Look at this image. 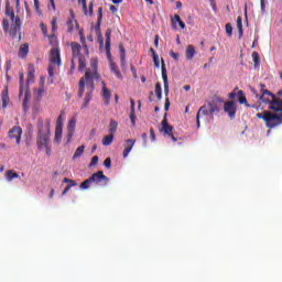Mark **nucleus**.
<instances>
[{
    "mask_svg": "<svg viewBox=\"0 0 282 282\" xmlns=\"http://www.w3.org/2000/svg\"><path fill=\"white\" fill-rule=\"evenodd\" d=\"M119 51H120L121 65L124 66L127 65V51L124 50V45L120 44Z\"/></svg>",
    "mask_w": 282,
    "mask_h": 282,
    "instance_id": "28",
    "label": "nucleus"
},
{
    "mask_svg": "<svg viewBox=\"0 0 282 282\" xmlns=\"http://www.w3.org/2000/svg\"><path fill=\"white\" fill-rule=\"evenodd\" d=\"M98 164V155L91 158L89 166H96Z\"/></svg>",
    "mask_w": 282,
    "mask_h": 282,
    "instance_id": "49",
    "label": "nucleus"
},
{
    "mask_svg": "<svg viewBox=\"0 0 282 282\" xmlns=\"http://www.w3.org/2000/svg\"><path fill=\"white\" fill-rule=\"evenodd\" d=\"M34 65H30L29 66V73H28V79L26 83L28 85H30V83H32L34 80Z\"/></svg>",
    "mask_w": 282,
    "mask_h": 282,
    "instance_id": "31",
    "label": "nucleus"
},
{
    "mask_svg": "<svg viewBox=\"0 0 282 282\" xmlns=\"http://www.w3.org/2000/svg\"><path fill=\"white\" fill-rule=\"evenodd\" d=\"M100 25H102V7L98 8V19H97V24H96V32H100Z\"/></svg>",
    "mask_w": 282,
    "mask_h": 282,
    "instance_id": "27",
    "label": "nucleus"
},
{
    "mask_svg": "<svg viewBox=\"0 0 282 282\" xmlns=\"http://www.w3.org/2000/svg\"><path fill=\"white\" fill-rule=\"evenodd\" d=\"M40 85L41 87H45V77L40 78Z\"/></svg>",
    "mask_w": 282,
    "mask_h": 282,
    "instance_id": "61",
    "label": "nucleus"
},
{
    "mask_svg": "<svg viewBox=\"0 0 282 282\" xmlns=\"http://www.w3.org/2000/svg\"><path fill=\"white\" fill-rule=\"evenodd\" d=\"M106 53L111 56V29L106 30Z\"/></svg>",
    "mask_w": 282,
    "mask_h": 282,
    "instance_id": "18",
    "label": "nucleus"
},
{
    "mask_svg": "<svg viewBox=\"0 0 282 282\" xmlns=\"http://www.w3.org/2000/svg\"><path fill=\"white\" fill-rule=\"evenodd\" d=\"M172 28L173 30H177V23L178 26L181 28V30H185L186 29V23H184V21H182V18L180 17V14H175L172 19Z\"/></svg>",
    "mask_w": 282,
    "mask_h": 282,
    "instance_id": "16",
    "label": "nucleus"
},
{
    "mask_svg": "<svg viewBox=\"0 0 282 282\" xmlns=\"http://www.w3.org/2000/svg\"><path fill=\"white\" fill-rule=\"evenodd\" d=\"M89 184H94L91 178H87L80 185L79 188H82L83 191H87V188H89Z\"/></svg>",
    "mask_w": 282,
    "mask_h": 282,
    "instance_id": "37",
    "label": "nucleus"
},
{
    "mask_svg": "<svg viewBox=\"0 0 282 282\" xmlns=\"http://www.w3.org/2000/svg\"><path fill=\"white\" fill-rule=\"evenodd\" d=\"M153 58V63H154V67H160V56L158 54H154V56H152Z\"/></svg>",
    "mask_w": 282,
    "mask_h": 282,
    "instance_id": "45",
    "label": "nucleus"
},
{
    "mask_svg": "<svg viewBox=\"0 0 282 282\" xmlns=\"http://www.w3.org/2000/svg\"><path fill=\"white\" fill-rule=\"evenodd\" d=\"M94 78L98 79L100 78V75H98V59L91 58L90 59V68L86 70L84 77L79 79V89L77 93L78 98H83L85 94V85L86 87H89V91L86 93L84 102L82 105V109H87L89 107V102H91V98H94V89H96V86L94 85Z\"/></svg>",
    "mask_w": 282,
    "mask_h": 282,
    "instance_id": "1",
    "label": "nucleus"
},
{
    "mask_svg": "<svg viewBox=\"0 0 282 282\" xmlns=\"http://www.w3.org/2000/svg\"><path fill=\"white\" fill-rule=\"evenodd\" d=\"M130 105L131 111H135V101L133 99H130Z\"/></svg>",
    "mask_w": 282,
    "mask_h": 282,
    "instance_id": "58",
    "label": "nucleus"
},
{
    "mask_svg": "<svg viewBox=\"0 0 282 282\" xmlns=\"http://www.w3.org/2000/svg\"><path fill=\"white\" fill-rule=\"evenodd\" d=\"M83 153H85V145H80L76 149V151L73 155V160L80 158V155H83Z\"/></svg>",
    "mask_w": 282,
    "mask_h": 282,
    "instance_id": "35",
    "label": "nucleus"
},
{
    "mask_svg": "<svg viewBox=\"0 0 282 282\" xmlns=\"http://www.w3.org/2000/svg\"><path fill=\"white\" fill-rule=\"evenodd\" d=\"M70 48L73 58L78 61V70L83 72V69L87 67V59H85V56L80 54V50H83V46L78 42H72Z\"/></svg>",
    "mask_w": 282,
    "mask_h": 282,
    "instance_id": "5",
    "label": "nucleus"
},
{
    "mask_svg": "<svg viewBox=\"0 0 282 282\" xmlns=\"http://www.w3.org/2000/svg\"><path fill=\"white\" fill-rule=\"evenodd\" d=\"M43 91H45V87L41 86V87L36 90L37 98H42V97H43Z\"/></svg>",
    "mask_w": 282,
    "mask_h": 282,
    "instance_id": "51",
    "label": "nucleus"
},
{
    "mask_svg": "<svg viewBox=\"0 0 282 282\" xmlns=\"http://www.w3.org/2000/svg\"><path fill=\"white\" fill-rule=\"evenodd\" d=\"M10 69H12V61H7V65H6L7 73L10 72Z\"/></svg>",
    "mask_w": 282,
    "mask_h": 282,
    "instance_id": "55",
    "label": "nucleus"
},
{
    "mask_svg": "<svg viewBox=\"0 0 282 282\" xmlns=\"http://www.w3.org/2000/svg\"><path fill=\"white\" fill-rule=\"evenodd\" d=\"M229 98L230 100H235V98H237V93L236 91L230 93Z\"/></svg>",
    "mask_w": 282,
    "mask_h": 282,
    "instance_id": "59",
    "label": "nucleus"
},
{
    "mask_svg": "<svg viewBox=\"0 0 282 282\" xmlns=\"http://www.w3.org/2000/svg\"><path fill=\"white\" fill-rule=\"evenodd\" d=\"M102 98L106 106L111 102V90L107 88V84L105 82H102Z\"/></svg>",
    "mask_w": 282,
    "mask_h": 282,
    "instance_id": "17",
    "label": "nucleus"
},
{
    "mask_svg": "<svg viewBox=\"0 0 282 282\" xmlns=\"http://www.w3.org/2000/svg\"><path fill=\"white\" fill-rule=\"evenodd\" d=\"M73 186H76V185H67V186L64 188L62 195H67V193H69V191L72 189Z\"/></svg>",
    "mask_w": 282,
    "mask_h": 282,
    "instance_id": "53",
    "label": "nucleus"
},
{
    "mask_svg": "<svg viewBox=\"0 0 282 282\" xmlns=\"http://www.w3.org/2000/svg\"><path fill=\"white\" fill-rule=\"evenodd\" d=\"M130 120H131L132 127H135V111H131Z\"/></svg>",
    "mask_w": 282,
    "mask_h": 282,
    "instance_id": "50",
    "label": "nucleus"
},
{
    "mask_svg": "<svg viewBox=\"0 0 282 282\" xmlns=\"http://www.w3.org/2000/svg\"><path fill=\"white\" fill-rule=\"evenodd\" d=\"M142 140H143V144L144 147H147V140H149V134H147V132H144L142 135H141Z\"/></svg>",
    "mask_w": 282,
    "mask_h": 282,
    "instance_id": "54",
    "label": "nucleus"
},
{
    "mask_svg": "<svg viewBox=\"0 0 282 282\" xmlns=\"http://www.w3.org/2000/svg\"><path fill=\"white\" fill-rule=\"evenodd\" d=\"M50 61L53 65H61V50L54 47L51 50Z\"/></svg>",
    "mask_w": 282,
    "mask_h": 282,
    "instance_id": "14",
    "label": "nucleus"
},
{
    "mask_svg": "<svg viewBox=\"0 0 282 282\" xmlns=\"http://www.w3.org/2000/svg\"><path fill=\"white\" fill-rule=\"evenodd\" d=\"M217 112H219V107L217 106V104L209 102L207 105L202 106L198 109V112L196 115L197 128L199 129V127H200V122H199L200 116H210V118L213 119L215 113H217Z\"/></svg>",
    "mask_w": 282,
    "mask_h": 282,
    "instance_id": "6",
    "label": "nucleus"
},
{
    "mask_svg": "<svg viewBox=\"0 0 282 282\" xmlns=\"http://www.w3.org/2000/svg\"><path fill=\"white\" fill-rule=\"evenodd\" d=\"M78 3H82L83 12L87 17V14H88V12H87V0H78Z\"/></svg>",
    "mask_w": 282,
    "mask_h": 282,
    "instance_id": "42",
    "label": "nucleus"
},
{
    "mask_svg": "<svg viewBox=\"0 0 282 282\" xmlns=\"http://www.w3.org/2000/svg\"><path fill=\"white\" fill-rule=\"evenodd\" d=\"M251 56H252L254 69L261 67V58L259 57V53L253 52Z\"/></svg>",
    "mask_w": 282,
    "mask_h": 282,
    "instance_id": "30",
    "label": "nucleus"
},
{
    "mask_svg": "<svg viewBox=\"0 0 282 282\" xmlns=\"http://www.w3.org/2000/svg\"><path fill=\"white\" fill-rule=\"evenodd\" d=\"M133 147H135V139H128L124 141L123 144V158H129V154L133 150Z\"/></svg>",
    "mask_w": 282,
    "mask_h": 282,
    "instance_id": "13",
    "label": "nucleus"
},
{
    "mask_svg": "<svg viewBox=\"0 0 282 282\" xmlns=\"http://www.w3.org/2000/svg\"><path fill=\"white\" fill-rule=\"evenodd\" d=\"M51 23H52V31H53V32H56V30H57V28H58V26L56 25V24L58 23V18H56V17L53 18Z\"/></svg>",
    "mask_w": 282,
    "mask_h": 282,
    "instance_id": "44",
    "label": "nucleus"
},
{
    "mask_svg": "<svg viewBox=\"0 0 282 282\" xmlns=\"http://www.w3.org/2000/svg\"><path fill=\"white\" fill-rule=\"evenodd\" d=\"M260 100L261 102H264L265 105H269V107H272L273 102L279 100L274 94H272L270 90L265 89L264 84H260Z\"/></svg>",
    "mask_w": 282,
    "mask_h": 282,
    "instance_id": "7",
    "label": "nucleus"
},
{
    "mask_svg": "<svg viewBox=\"0 0 282 282\" xmlns=\"http://www.w3.org/2000/svg\"><path fill=\"white\" fill-rule=\"evenodd\" d=\"M90 182H93V184H107V182H109V177L105 175V172L98 171L90 176Z\"/></svg>",
    "mask_w": 282,
    "mask_h": 282,
    "instance_id": "9",
    "label": "nucleus"
},
{
    "mask_svg": "<svg viewBox=\"0 0 282 282\" xmlns=\"http://www.w3.org/2000/svg\"><path fill=\"white\" fill-rule=\"evenodd\" d=\"M21 133H23V130L21 129V127H13L9 131V138H11V140H15V142L18 144H20V142H21Z\"/></svg>",
    "mask_w": 282,
    "mask_h": 282,
    "instance_id": "12",
    "label": "nucleus"
},
{
    "mask_svg": "<svg viewBox=\"0 0 282 282\" xmlns=\"http://www.w3.org/2000/svg\"><path fill=\"white\" fill-rule=\"evenodd\" d=\"M170 107H171V101L169 100V97H166V99H165V111H169Z\"/></svg>",
    "mask_w": 282,
    "mask_h": 282,
    "instance_id": "56",
    "label": "nucleus"
},
{
    "mask_svg": "<svg viewBox=\"0 0 282 282\" xmlns=\"http://www.w3.org/2000/svg\"><path fill=\"white\" fill-rule=\"evenodd\" d=\"M87 15L94 17V1H91L88 6V11Z\"/></svg>",
    "mask_w": 282,
    "mask_h": 282,
    "instance_id": "46",
    "label": "nucleus"
},
{
    "mask_svg": "<svg viewBox=\"0 0 282 282\" xmlns=\"http://www.w3.org/2000/svg\"><path fill=\"white\" fill-rule=\"evenodd\" d=\"M104 166L106 169H111V159L110 158H107L105 161H104Z\"/></svg>",
    "mask_w": 282,
    "mask_h": 282,
    "instance_id": "48",
    "label": "nucleus"
},
{
    "mask_svg": "<svg viewBox=\"0 0 282 282\" xmlns=\"http://www.w3.org/2000/svg\"><path fill=\"white\" fill-rule=\"evenodd\" d=\"M236 23L238 28L239 39H241V36H243V18L238 17Z\"/></svg>",
    "mask_w": 282,
    "mask_h": 282,
    "instance_id": "29",
    "label": "nucleus"
},
{
    "mask_svg": "<svg viewBox=\"0 0 282 282\" xmlns=\"http://www.w3.org/2000/svg\"><path fill=\"white\" fill-rule=\"evenodd\" d=\"M170 56H172V58H174V61H177L180 58V55L173 51L170 53Z\"/></svg>",
    "mask_w": 282,
    "mask_h": 282,
    "instance_id": "57",
    "label": "nucleus"
},
{
    "mask_svg": "<svg viewBox=\"0 0 282 282\" xmlns=\"http://www.w3.org/2000/svg\"><path fill=\"white\" fill-rule=\"evenodd\" d=\"M155 95L158 100H162V85L160 83L155 84Z\"/></svg>",
    "mask_w": 282,
    "mask_h": 282,
    "instance_id": "36",
    "label": "nucleus"
},
{
    "mask_svg": "<svg viewBox=\"0 0 282 282\" xmlns=\"http://www.w3.org/2000/svg\"><path fill=\"white\" fill-rule=\"evenodd\" d=\"M161 72L164 84V94L165 96H169V74L166 73V64L164 63V59H161Z\"/></svg>",
    "mask_w": 282,
    "mask_h": 282,
    "instance_id": "11",
    "label": "nucleus"
},
{
    "mask_svg": "<svg viewBox=\"0 0 282 282\" xmlns=\"http://www.w3.org/2000/svg\"><path fill=\"white\" fill-rule=\"evenodd\" d=\"M116 131H118V121L111 119L110 123H109V132H110V134L113 135V133H116Z\"/></svg>",
    "mask_w": 282,
    "mask_h": 282,
    "instance_id": "32",
    "label": "nucleus"
},
{
    "mask_svg": "<svg viewBox=\"0 0 282 282\" xmlns=\"http://www.w3.org/2000/svg\"><path fill=\"white\" fill-rule=\"evenodd\" d=\"M76 61L74 57L72 58L70 69H76Z\"/></svg>",
    "mask_w": 282,
    "mask_h": 282,
    "instance_id": "60",
    "label": "nucleus"
},
{
    "mask_svg": "<svg viewBox=\"0 0 282 282\" xmlns=\"http://www.w3.org/2000/svg\"><path fill=\"white\" fill-rule=\"evenodd\" d=\"M48 1H50L52 10H56V4L54 3V0H48Z\"/></svg>",
    "mask_w": 282,
    "mask_h": 282,
    "instance_id": "63",
    "label": "nucleus"
},
{
    "mask_svg": "<svg viewBox=\"0 0 282 282\" xmlns=\"http://www.w3.org/2000/svg\"><path fill=\"white\" fill-rule=\"evenodd\" d=\"M195 54H197V52L195 51V46L193 45H187L186 47V58L187 61H193V58H195Z\"/></svg>",
    "mask_w": 282,
    "mask_h": 282,
    "instance_id": "22",
    "label": "nucleus"
},
{
    "mask_svg": "<svg viewBox=\"0 0 282 282\" xmlns=\"http://www.w3.org/2000/svg\"><path fill=\"white\" fill-rule=\"evenodd\" d=\"M269 109H271V111L265 110L258 112L256 116L265 122L268 129H275V127L282 124V99L273 101V104L269 106Z\"/></svg>",
    "mask_w": 282,
    "mask_h": 282,
    "instance_id": "2",
    "label": "nucleus"
},
{
    "mask_svg": "<svg viewBox=\"0 0 282 282\" xmlns=\"http://www.w3.org/2000/svg\"><path fill=\"white\" fill-rule=\"evenodd\" d=\"M74 23H75V28L78 29L79 25H78V22L75 20L74 11L70 10V17L66 21L67 32H69V34H72V32H74Z\"/></svg>",
    "mask_w": 282,
    "mask_h": 282,
    "instance_id": "15",
    "label": "nucleus"
},
{
    "mask_svg": "<svg viewBox=\"0 0 282 282\" xmlns=\"http://www.w3.org/2000/svg\"><path fill=\"white\" fill-rule=\"evenodd\" d=\"M225 30H226V34H227L228 36H232V24L227 23V24L225 25Z\"/></svg>",
    "mask_w": 282,
    "mask_h": 282,
    "instance_id": "41",
    "label": "nucleus"
},
{
    "mask_svg": "<svg viewBox=\"0 0 282 282\" xmlns=\"http://www.w3.org/2000/svg\"><path fill=\"white\" fill-rule=\"evenodd\" d=\"M51 124L52 121L50 119H46L44 121L43 119L37 120L36 145L40 151H43V149H45L46 155H52V147H50V138L52 137Z\"/></svg>",
    "mask_w": 282,
    "mask_h": 282,
    "instance_id": "3",
    "label": "nucleus"
},
{
    "mask_svg": "<svg viewBox=\"0 0 282 282\" xmlns=\"http://www.w3.org/2000/svg\"><path fill=\"white\" fill-rule=\"evenodd\" d=\"M173 126L169 123V119L166 118V113L163 117V120L161 121V129L160 132L163 133L166 138H171L172 142H177V138H175V134L173 133Z\"/></svg>",
    "mask_w": 282,
    "mask_h": 282,
    "instance_id": "8",
    "label": "nucleus"
},
{
    "mask_svg": "<svg viewBox=\"0 0 282 282\" xmlns=\"http://www.w3.org/2000/svg\"><path fill=\"white\" fill-rule=\"evenodd\" d=\"M63 138V128H55V138H54V141L55 142H61Z\"/></svg>",
    "mask_w": 282,
    "mask_h": 282,
    "instance_id": "34",
    "label": "nucleus"
},
{
    "mask_svg": "<svg viewBox=\"0 0 282 282\" xmlns=\"http://www.w3.org/2000/svg\"><path fill=\"white\" fill-rule=\"evenodd\" d=\"M110 11H112L113 13L118 12V7L110 6Z\"/></svg>",
    "mask_w": 282,
    "mask_h": 282,
    "instance_id": "64",
    "label": "nucleus"
},
{
    "mask_svg": "<svg viewBox=\"0 0 282 282\" xmlns=\"http://www.w3.org/2000/svg\"><path fill=\"white\" fill-rule=\"evenodd\" d=\"M65 112H61V115L58 116L57 120H56V127L55 129H63V116Z\"/></svg>",
    "mask_w": 282,
    "mask_h": 282,
    "instance_id": "38",
    "label": "nucleus"
},
{
    "mask_svg": "<svg viewBox=\"0 0 282 282\" xmlns=\"http://www.w3.org/2000/svg\"><path fill=\"white\" fill-rule=\"evenodd\" d=\"M110 72L119 78V80H122V73H120V69L118 68V65L116 63L110 62Z\"/></svg>",
    "mask_w": 282,
    "mask_h": 282,
    "instance_id": "23",
    "label": "nucleus"
},
{
    "mask_svg": "<svg viewBox=\"0 0 282 282\" xmlns=\"http://www.w3.org/2000/svg\"><path fill=\"white\" fill-rule=\"evenodd\" d=\"M74 131H76V119L73 117L68 122V142L74 137Z\"/></svg>",
    "mask_w": 282,
    "mask_h": 282,
    "instance_id": "20",
    "label": "nucleus"
},
{
    "mask_svg": "<svg viewBox=\"0 0 282 282\" xmlns=\"http://www.w3.org/2000/svg\"><path fill=\"white\" fill-rule=\"evenodd\" d=\"M79 41H80L82 45L87 43L85 35H82V37H79Z\"/></svg>",
    "mask_w": 282,
    "mask_h": 282,
    "instance_id": "62",
    "label": "nucleus"
},
{
    "mask_svg": "<svg viewBox=\"0 0 282 282\" xmlns=\"http://www.w3.org/2000/svg\"><path fill=\"white\" fill-rule=\"evenodd\" d=\"M150 138L152 142H155V130L153 128L150 129Z\"/></svg>",
    "mask_w": 282,
    "mask_h": 282,
    "instance_id": "52",
    "label": "nucleus"
},
{
    "mask_svg": "<svg viewBox=\"0 0 282 282\" xmlns=\"http://www.w3.org/2000/svg\"><path fill=\"white\" fill-rule=\"evenodd\" d=\"M10 100V98H8V93L3 91L2 93V107L3 109H6V107H8V101Z\"/></svg>",
    "mask_w": 282,
    "mask_h": 282,
    "instance_id": "39",
    "label": "nucleus"
},
{
    "mask_svg": "<svg viewBox=\"0 0 282 282\" xmlns=\"http://www.w3.org/2000/svg\"><path fill=\"white\" fill-rule=\"evenodd\" d=\"M29 86H25V75L23 73H20V93L19 97L23 96V93L25 91V88Z\"/></svg>",
    "mask_w": 282,
    "mask_h": 282,
    "instance_id": "25",
    "label": "nucleus"
},
{
    "mask_svg": "<svg viewBox=\"0 0 282 282\" xmlns=\"http://www.w3.org/2000/svg\"><path fill=\"white\" fill-rule=\"evenodd\" d=\"M29 52H30V44H28V43L22 44L19 50L20 58H25V56H28Z\"/></svg>",
    "mask_w": 282,
    "mask_h": 282,
    "instance_id": "21",
    "label": "nucleus"
},
{
    "mask_svg": "<svg viewBox=\"0 0 282 282\" xmlns=\"http://www.w3.org/2000/svg\"><path fill=\"white\" fill-rule=\"evenodd\" d=\"M6 15L11 19V29H10V21L8 19L2 20V30L3 32H9L12 39H17V36L21 32V18L14 15V10H10V6L7 4L6 7Z\"/></svg>",
    "mask_w": 282,
    "mask_h": 282,
    "instance_id": "4",
    "label": "nucleus"
},
{
    "mask_svg": "<svg viewBox=\"0 0 282 282\" xmlns=\"http://www.w3.org/2000/svg\"><path fill=\"white\" fill-rule=\"evenodd\" d=\"M101 142H102L104 147H110V144L113 143V134L104 137Z\"/></svg>",
    "mask_w": 282,
    "mask_h": 282,
    "instance_id": "33",
    "label": "nucleus"
},
{
    "mask_svg": "<svg viewBox=\"0 0 282 282\" xmlns=\"http://www.w3.org/2000/svg\"><path fill=\"white\" fill-rule=\"evenodd\" d=\"M30 98H32V95L30 94V87H26L24 89V99L22 102L23 111H28V105L30 104Z\"/></svg>",
    "mask_w": 282,
    "mask_h": 282,
    "instance_id": "19",
    "label": "nucleus"
},
{
    "mask_svg": "<svg viewBox=\"0 0 282 282\" xmlns=\"http://www.w3.org/2000/svg\"><path fill=\"white\" fill-rule=\"evenodd\" d=\"M63 182L64 184H70L72 186H77V183L74 180L64 178Z\"/></svg>",
    "mask_w": 282,
    "mask_h": 282,
    "instance_id": "47",
    "label": "nucleus"
},
{
    "mask_svg": "<svg viewBox=\"0 0 282 282\" xmlns=\"http://www.w3.org/2000/svg\"><path fill=\"white\" fill-rule=\"evenodd\" d=\"M34 1V6H33V8H34V10H35V12L37 13V14H41V3L39 2V0H33Z\"/></svg>",
    "mask_w": 282,
    "mask_h": 282,
    "instance_id": "43",
    "label": "nucleus"
},
{
    "mask_svg": "<svg viewBox=\"0 0 282 282\" xmlns=\"http://www.w3.org/2000/svg\"><path fill=\"white\" fill-rule=\"evenodd\" d=\"M225 113H228L229 118L234 120V118L237 116V105L235 101H227L224 105Z\"/></svg>",
    "mask_w": 282,
    "mask_h": 282,
    "instance_id": "10",
    "label": "nucleus"
},
{
    "mask_svg": "<svg viewBox=\"0 0 282 282\" xmlns=\"http://www.w3.org/2000/svg\"><path fill=\"white\" fill-rule=\"evenodd\" d=\"M4 175H6L7 182H12V180L19 178V174L14 172V170L7 171Z\"/></svg>",
    "mask_w": 282,
    "mask_h": 282,
    "instance_id": "26",
    "label": "nucleus"
},
{
    "mask_svg": "<svg viewBox=\"0 0 282 282\" xmlns=\"http://www.w3.org/2000/svg\"><path fill=\"white\" fill-rule=\"evenodd\" d=\"M237 98H238V102H240V105H247L248 107H254V106H250L248 104V99L246 98L243 90H238Z\"/></svg>",
    "mask_w": 282,
    "mask_h": 282,
    "instance_id": "24",
    "label": "nucleus"
},
{
    "mask_svg": "<svg viewBox=\"0 0 282 282\" xmlns=\"http://www.w3.org/2000/svg\"><path fill=\"white\" fill-rule=\"evenodd\" d=\"M48 82L52 85L54 83V67L48 66Z\"/></svg>",
    "mask_w": 282,
    "mask_h": 282,
    "instance_id": "40",
    "label": "nucleus"
}]
</instances>
